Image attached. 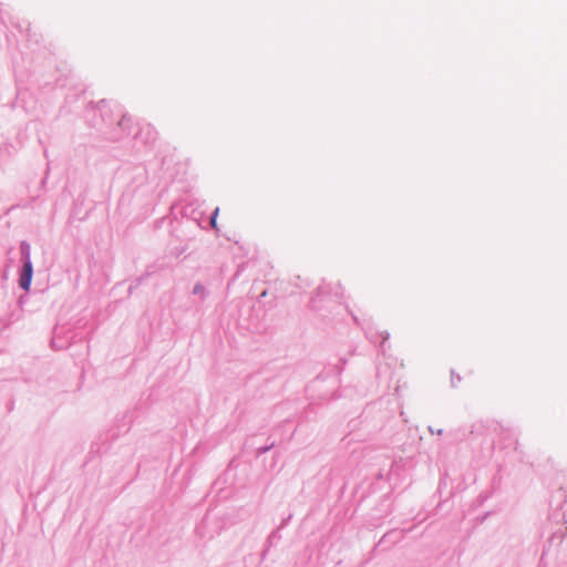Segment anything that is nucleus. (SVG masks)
Here are the masks:
<instances>
[{"label": "nucleus", "instance_id": "obj_1", "mask_svg": "<svg viewBox=\"0 0 567 567\" xmlns=\"http://www.w3.org/2000/svg\"><path fill=\"white\" fill-rule=\"evenodd\" d=\"M32 279V265L28 260L23 265V271L20 278V287L24 290H28Z\"/></svg>", "mask_w": 567, "mask_h": 567}, {"label": "nucleus", "instance_id": "obj_2", "mask_svg": "<svg viewBox=\"0 0 567 567\" xmlns=\"http://www.w3.org/2000/svg\"><path fill=\"white\" fill-rule=\"evenodd\" d=\"M217 214H218V208L214 212L213 216H212V219H210V224L213 226V228H216V218H217Z\"/></svg>", "mask_w": 567, "mask_h": 567}]
</instances>
